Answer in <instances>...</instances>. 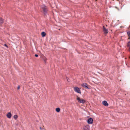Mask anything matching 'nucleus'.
Here are the masks:
<instances>
[{
	"label": "nucleus",
	"mask_w": 130,
	"mask_h": 130,
	"mask_svg": "<svg viewBox=\"0 0 130 130\" xmlns=\"http://www.w3.org/2000/svg\"><path fill=\"white\" fill-rule=\"evenodd\" d=\"M93 121V119L91 118H90L88 120L87 122L89 124H91L92 123Z\"/></svg>",
	"instance_id": "nucleus-4"
},
{
	"label": "nucleus",
	"mask_w": 130,
	"mask_h": 130,
	"mask_svg": "<svg viewBox=\"0 0 130 130\" xmlns=\"http://www.w3.org/2000/svg\"><path fill=\"white\" fill-rule=\"evenodd\" d=\"M4 22V19L1 18H0V25L3 24Z\"/></svg>",
	"instance_id": "nucleus-8"
},
{
	"label": "nucleus",
	"mask_w": 130,
	"mask_h": 130,
	"mask_svg": "<svg viewBox=\"0 0 130 130\" xmlns=\"http://www.w3.org/2000/svg\"><path fill=\"white\" fill-rule=\"evenodd\" d=\"M127 33L129 36L130 37V31L127 32Z\"/></svg>",
	"instance_id": "nucleus-15"
},
{
	"label": "nucleus",
	"mask_w": 130,
	"mask_h": 130,
	"mask_svg": "<svg viewBox=\"0 0 130 130\" xmlns=\"http://www.w3.org/2000/svg\"><path fill=\"white\" fill-rule=\"evenodd\" d=\"M43 13L44 14L46 15L47 13V8L45 6H44L42 7Z\"/></svg>",
	"instance_id": "nucleus-1"
},
{
	"label": "nucleus",
	"mask_w": 130,
	"mask_h": 130,
	"mask_svg": "<svg viewBox=\"0 0 130 130\" xmlns=\"http://www.w3.org/2000/svg\"><path fill=\"white\" fill-rule=\"evenodd\" d=\"M129 49H130V48H129Z\"/></svg>",
	"instance_id": "nucleus-21"
},
{
	"label": "nucleus",
	"mask_w": 130,
	"mask_h": 130,
	"mask_svg": "<svg viewBox=\"0 0 130 130\" xmlns=\"http://www.w3.org/2000/svg\"><path fill=\"white\" fill-rule=\"evenodd\" d=\"M77 100H78V102L79 103L84 104L86 102V101L85 100L81 99L79 97H77Z\"/></svg>",
	"instance_id": "nucleus-3"
},
{
	"label": "nucleus",
	"mask_w": 130,
	"mask_h": 130,
	"mask_svg": "<svg viewBox=\"0 0 130 130\" xmlns=\"http://www.w3.org/2000/svg\"><path fill=\"white\" fill-rule=\"evenodd\" d=\"M4 46H5V47H7V48H8V46L6 44H4Z\"/></svg>",
	"instance_id": "nucleus-17"
},
{
	"label": "nucleus",
	"mask_w": 130,
	"mask_h": 130,
	"mask_svg": "<svg viewBox=\"0 0 130 130\" xmlns=\"http://www.w3.org/2000/svg\"><path fill=\"white\" fill-rule=\"evenodd\" d=\"M35 55L36 57H37L38 56V55L37 54H35Z\"/></svg>",
	"instance_id": "nucleus-18"
},
{
	"label": "nucleus",
	"mask_w": 130,
	"mask_h": 130,
	"mask_svg": "<svg viewBox=\"0 0 130 130\" xmlns=\"http://www.w3.org/2000/svg\"><path fill=\"white\" fill-rule=\"evenodd\" d=\"M43 60H44V62H46V60H47V58H46V57H44L43 58Z\"/></svg>",
	"instance_id": "nucleus-14"
},
{
	"label": "nucleus",
	"mask_w": 130,
	"mask_h": 130,
	"mask_svg": "<svg viewBox=\"0 0 130 130\" xmlns=\"http://www.w3.org/2000/svg\"><path fill=\"white\" fill-rule=\"evenodd\" d=\"M74 89L76 92L79 94L81 93V91L79 88L76 87H74Z\"/></svg>",
	"instance_id": "nucleus-2"
},
{
	"label": "nucleus",
	"mask_w": 130,
	"mask_h": 130,
	"mask_svg": "<svg viewBox=\"0 0 130 130\" xmlns=\"http://www.w3.org/2000/svg\"><path fill=\"white\" fill-rule=\"evenodd\" d=\"M82 85L83 86L89 89V88L87 86V84L86 83H83L82 84Z\"/></svg>",
	"instance_id": "nucleus-10"
},
{
	"label": "nucleus",
	"mask_w": 130,
	"mask_h": 130,
	"mask_svg": "<svg viewBox=\"0 0 130 130\" xmlns=\"http://www.w3.org/2000/svg\"><path fill=\"white\" fill-rule=\"evenodd\" d=\"M18 116L17 115H15L13 117L16 120L18 118Z\"/></svg>",
	"instance_id": "nucleus-13"
},
{
	"label": "nucleus",
	"mask_w": 130,
	"mask_h": 130,
	"mask_svg": "<svg viewBox=\"0 0 130 130\" xmlns=\"http://www.w3.org/2000/svg\"><path fill=\"white\" fill-rule=\"evenodd\" d=\"M128 46H130V42H129L127 44Z\"/></svg>",
	"instance_id": "nucleus-16"
},
{
	"label": "nucleus",
	"mask_w": 130,
	"mask_h": 130,
	"mask_svg": "<svg viewBox=\"0 0 130 130\" xmlns=\"http://www.w3.org/2000/svg\"><path fill=\"white\" fill-rule=\"evenodd\" d=\"M20 88V86H18V87H17V89H19Z\"/></svg>",
	"instance_id": "nucleus-19"
},
{
	"label": "nucleus",
	"mask_w": 130,
	"mask_h": 130,
	"mask_svg": "<svg viewBox=\"0 0 130 130\" xmlns=\"http://www.w3.org/2000/svg\"><path fill=\"white\" fill-rule=\"evenodd\" d=\"M46 35V33L44 32H42L41 33V35L43 37H44Z\"/></svg>",
	"instance_id": "nucleus-11"
},
{
	"label": "nucleus",
	"mask_w": 130,
	"mask_h": 130,
	"mask_svg": "<svg viewBox=\"0 0 130 130\" xmlns=\"http://www.w3.org/2000/svg\"><path fill=\"white\" fill-rule=\"evenodd\" d=\"M60 108H57L56 109V111L58 112L60 111Z\"/></svg>",
	"instance_id": "nucleus-12"
},
{
	"label": "nucleus",
	"mask_w": 130,
	"mask_h": 130,
	"mask_svg": "<svg viewBox=\"0 0 130 130\" xmlns=\"http://www.w3.org/2000/svg\"><path fill=\"white\" fill-rule=\"evenodd\" d=\"M103 31L104 33L105 34H107L108 32L107 29H106L104 26L103 27Z\"/></svg>",
	"instance_id": "nucleus-6"
},
{
	"label": "nucleus",
	"mask_w": 130,
	"mask_h": 130,
	"mask_svg": "<svg viewBox=\"0 0 130 130\" xmlns=\"http://www.w3.org/2000/svg\"><path fill=\"white\" fill-rule=\"evenodd\" d=\"M7 117L9 118H11V114L10 112H9L7 114Z\"/></svg>",
	"instance_id": "nucleus-9"
},
{
	"label": "nucleus",
	"mask_w": 130,
	"mask_h": 130,
	"mask_svg": "<svg viewBox=\"0 0 130 130\" xmlns=\"http://www.w3.org/2000/svg\"><path fill=\"white\" fill-rule=\"evenodd\" d=\"M40 129H42V128H41V127H40Z\"/></svg>",
	"instance_id": "nucleus-20"
},
{
	"label": "nucleus",
	"mask_w": 130,
	"mask_h": 130,
	"mask_svg": "<svg viewBox=\"0 0 130 130\" xmlns=\"http://www.w3.org/2000/svg\"><path fill=\"white\" fill-rule=\"evenodd\" d=\"M90 127L89 125H86L84 127V130H89Z\"/></svg>",
	"instance_id": "nucleus-7"
},
{
	"label": "nucleus",
	"mask_w": 130,
	"mask_h": 130,
	"mask_svg": "<svg viewBox=\"0 0 130 130\" xmlns=\"http://www.w3.org/2000/svg\"><path fill=\"white\" fill-rule=\"evenodd\" d=\"M102 104L103 105L106 106H108V104L106 101H104L102 102Z\"/></svg>",
	"instance_id": "nucleus-5"
}]
</instances>
